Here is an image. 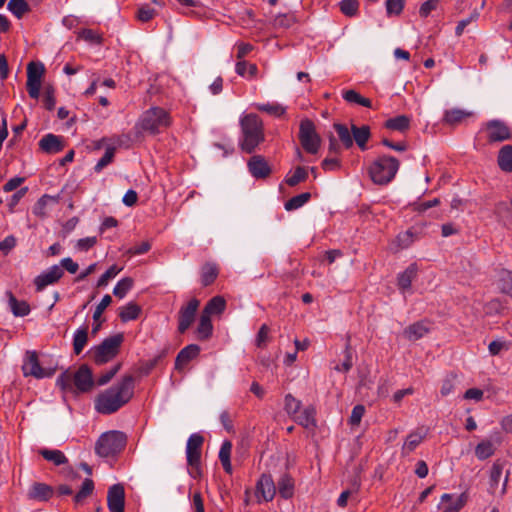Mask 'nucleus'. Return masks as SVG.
Returning a JSON list of instances; mask_svg holds the SVG:
<instances>
[{
    "instance_id": "f257e3e1",
    "label": "nucleus",
    "mask_w": 512,
    "mask_h": 512,
    "mask_svg": "<svg viewBox=\"0 0 512 512\" xmlns=\"http://www.w3.org/2000/svg\"><path fill=\"white\" fill-rule=\"evenodd\" d=\"M134 388V377L132 375L123 376L117 383L97 396L95 409L104 415L117 412L132 399Z\"/></svg>"
},
{
    "instance_id": "f03ea898",
    "label": "nucleus",
    "mask_w": 512,
    "mask_h": 512,
    "mask_svg": "<svg viewBox=\"0 0 512 512\" xmlns=\"http://www.w3.org/2000/svg\"><path fill=\"white\" fill-rule=\"evenodd\" d=\"M240 127V147L242 151L251 154L265 139L263 122L257 114L250 113L240 118Z\"/></svg>"
},
{
    "instance_id": "7ed1b4c3",
    "label": "nucleus",
    "mask_w": 512,
    "mask_h": 512,
    "mask_svg": "<svg viewBox=\"0 0 512 512\" xmlns=\"http://www.w3.org/2000/svg\"><path fill=\"white\" fill-rule=\"evenodd\" d=\"M172 125L170 113L162 107L153 106L144 111L135 124L138 133L159 134Z\"/></svg>"
},
{
    "instance_id": "20e7f679",
    "label": "nucleus",
    "mask_w": 512,
    "mask_h": 512,
    "mask_svg": "<svg viewBox=\"0 0 512 512\" xmlns=\"http://www.w3.org/2000/svg\"><path fill=\"white\" fill-rule=\"evenodd\" d=\"M399 168L398 159L390 155H381L370 164L368 173L374 184L383 186L393 181Z\"/></svg>"
},
{
    "instance_id": "39448f33",
    "label": "nucleus",
    "mask_w": 512,
    "mask_h": 512,
    "mask_svg": "<svg viewBox=\"0 0 512 512\" xmlns=\"http://www.w3.org/2000/svg\"><path fill=\"white\" fill-rule=\"evenodd\" d=\"M123 341V333L114 334L105 338L99 345L93 346L88 353L95 364L103 365L119 354Z\"/></svg>"
},
{
    "instance_id": "423d86ee",
    "label": "nucleus",
    "mask_w": 512,
    "mask_h": 512,
    "mask_svg": "<svg viewBox=\"0 0 512 512\" xmlns=\"http://www.w3.org/2000/svg\"><path fill=\"white\" fill-rule=\"evenodd\" d=\"M125 433L117 430L103 433L96 442L95 452L102 458L113 457L119 454L126 446Z\"/></svg>"
},
{
    "instance_id": "0eeeda50",
    "label": "nucleus",
    "mask_w": 512,
    "mask_h": 512,
    "mask_svg": "<svg viewBox=\"0 0 512 512\" xmlns=\"http://www.w3.org/2000/svg\"><path fill=\"white\" fill-rule=\"evenodd\" d=\"M45 66L40 61H31L27 65L26 89L32 99H39Z\"/></svg>"
},
{
    "instance_id": "6e6552de",
    "label": "nucleus",
    "mask_w": 512,
    "mask_h": 512,
    "mask_svg": "<svg viewBox=\"0 0 512 512\" xmlns=\"http://www.w3.org/2000/svg\"><path fill=\"white\" fill-rule=\"evenodd\" d=\"M299 140L303 149L310 154H316L320 148V137L315 131V125L310 119H303L299 127Z\"/></svg>"
},
{
    "instance_id": "1a4fd4ad",
    "label": "nucleus",
    "mask_w": 512,
    "mask_h": 512,
    "mask_svg": "<svg viewBox=\"0 0 512 512\" xmlns=\"http://www.w3.org/2000/svg\"><path fill=\"white\" fill-rule=\"evenodd\" d=\"M200 301L197 298L190 299L185 305L181 306L178 312V327L180 334H184L194 323Z\"/></svg>"
},
{
    "instance_id": "9d476101",
    "label": "nucleus",
    "mask_w": 512,
    "mask_h": 512,
    "mask_svg": "<svg viewBox=\"0 0 512 512\" xmlns=\"http://www.w3.org/2000/svg\"><path fill=\"white\" fill-rule=\"evenodd\" d=\"M489 143L503 142L512 138L510 128L501 120H490L485 124Z\"/></svg>"
},
{
    "instance_id": "9b49d317",
    "label": "nucleus",
    "mask_w": 512,
    "mask_h": 512,
    "mask_svg": "<svg viewBox=\"0 0 512 512\" xmlns=\"http://www.w3.org/2000/svg\"><path fill=\"white\" fill-rule=\"evenodd\" d=\"M22 370L25 376H33L37 379L46 378L52 375L51 371L41 367L35 351L26 352V358L23 363Z\"/></svg>"
},
{
    "instance_id": "f8f14e48",
    "label": "nucleus",
    "mask_w": 512,
    "mask_h": 512,
    "mask_svg": "<svg viewBox=\"0 0 512 512\" xmlns=\"http://www.w3.org/2000/svg\"><path fill=\"white\" fill-rule=\"evenodd\" d=\"M64 275L63 269L59 265H53L44 270L34 279L36 291H43L47 286L57 283Z\"/></svg>"
},
{
    "instance_id": "ddd939ff",
    "label": "nucleus",
    "mask_w": 512,
    "mask_h": 512,
    "mask_svg": "<svg viewBox=\"0 0 512 512\" xmlns=\"http://www.w3.org/2000/svg\"><path fill=\"white\" fill-rule=\"evenodd\" d=\"M204 437L199 433L189 436L186 444V459L189 466H197L201 462V447Z\"/></svg>"
},
{
    "instance_id": "4468645a",
    "label": "nucleus",
    "mask_w": 512,
    "mask_h": 512,
    "mask_svg": "<svg viewBox=\"0 0 512 512\" xmlns=\"http://www.w3.org/2000/svg\"><path fill=\"white\" fill-rule=\"evenodd\" d=\"M107 506L110 512H124L125 490L122 484L117 483L109 487Z\"/></svg>"
},
{
    "instance_id": "2eb2a0df",
    "label": "nucleus",
    "mask_w": 512,
    "mask_h": 512,
    "mask_svg": "<svg viewBox=\"0 0 512 512\" xmlns=\"http://www.w3.org/2000/svg\"><path fill=\"white\" fill-rule=\"evenodd\" d=\"M276 494V485L270 474H262L256 484V497L265 502L273 500Z\"/></svg>"
},
{
    "instance_id": "dca6fc26",
    "label": "nucleus",
    "mask_w": 512,
    "mask_h": 512,
    "mask_svg": "<svg viewBox=\"0 0 512 512\" xmlns=\"http://www.w3.org/2000/svg\"><path fill=\"white\" fill-rule=\"evenodd\" d=\"M247 168L255 179H265L272 172L271 166L262 155H253L247 162Z\"/></svg>"
},
{
    "instance_id": "f3484780",
    "label": "nucleus",
    "mask_w": 512,
    "mask_h": 512,
    "mask_svg": "<svg viewBox=\"0 0 512 512\" xmlns=\"http://www.w3.org/2000/svg\"><path fill=\"white\" fill-rule=\"evenodd\" d=\"M74 385L79 392L90 391L94 386L91 369L87 365H82L74 374Z\"/></svg>"
},
{
    "instance_id": "a211bd4d",
    "label": "nucleus",
    "mask_w": 512,
    "mask_h": 512,
    "mask_svg": "<svg viewBox=\"0 0 512 512\" xmlns=\"http://www.w3.org/2000/svg\"><path fill=\"white\" fill-rule=\"evenodd\" d=\"M65 147L64 138L53 133L44 135L39 141V148L47 154H56Z\"/></svg>"
},
{
    "instance_id": "6ab92c4d",
    "label": "nucleus",
    "mask_w": 512,
    "mask_h": 512,
    "mask_svg": "<svg viewBox=\"0 0 512 512\" xmlns=\"http://www.w3.org/2000/svg\"><path fill=\"white\" fill-rule=\"evenodd\" d=\"M467 494L454 495L445 493L441 496L442 512H459L467 502Z\"/></svg>"
},
{
    "instance_id": "aec40b11",
    "label": "nucleus",
    "mask_w": 512,
    "mask_h": 512,
    "mask_svg": "<svg viewBox=\"0 0 512 512\" xmlns=\"http://www.w3.org/2000/svg\"><path fill=\"white\" fill-rule=\"evenodd\" d=\"M201 348L197 344H189L182 348L175 359V369L182 370L190 361L197 358Z\"/></svg>"
},
{
    "instance_id": "412c9836",
    "label": "nucleus",
    "mask_w": 512,
    "mask_h": 512,
    "mask_svg": "<svg viewBox=\"0 0 512 512\" xmlns=\"http://www.w3.org/2000/svg\"><path fill=\"white\" fill-rule=\"evenodd\" d=\"M54 494L53 488L45 483L34 482L27 493V496L31 500L36 501H48Z\"/></svg>"
},
{
    "instance_id": "4be33fe9",
    "label": "nucleus",
    "mask_w": 512,
    "mask_h": 512,
    "mask_svg": "<svg viewBox=\"0 0 512 512\" xmlns=\"http://www.w3.org/2000/svg\"><path fill=\"white\" fill-rule=\"evenodd\" d=\"M426 435L427 432L423 431L422 429H417L410 432L407 435L406 440L401 448L402 456L405 457L412 453L422 443Z\"/></svg>"
},
{
    "instance_id": "5701e85b",
    "label": "nucleus",
    "mask_w": 512,
    "mask_h": 512,
    "mask_svg": "<svg viewBox=\"0 0 512 512\" xmlns=\"http://www.w3.org/2000/svg\"><path fill=\"white\" fill-rule=\"evenodd\" d=\"M316 409L309 405L300 410L292 419L300 426L309 429L316 427Z\"/></svg>"
},
{
    "instance_id": "b1692460",
    "label": "nucleus",
    "mask_w": 512,
    "mask_h": 512,
    "mask_svg": "<svg viewBox=\"0 0 512 512\" xmlns=\"http://www.w3.org/2000/svg\"><path fill=\"white\" fill-rule=\"evenodd\" d=\"M506 465L504 460L497 459L491 466L489 472V493L495 494L498 488L499 482L503 475V470Z\"/></svg>"
},
{
    "instance_id": "393cba45",
    "label": "nucleus",
    "mask_w": 512,
    "mask_h": 512,
    "mask_svg": "<svg viewBox=\"0 0 512 512\" xmlns=\"http://www.w3.org/2000/svg\"><path fill=\"white\" fill-rule=\"evenodd\" d=\"M8 296V307L15 317L27 316L30 311V305L25 300H18L12 292H6Z\"/></svg>"
},
{
    "instance_id": "a878e982",
    "label": "nucleus",
    "mask_w": 512,
    "mask_h": 512,
    "mask_svg": "<svg viewBox=\"0 0 512 512\" xmlns=\"http://www.w3.org/2000/svg\"><path fill=\"white\" fill-rule=\"evenodd\" d=\"M417 267L415 264L409 265L403 272L397 276V286L402 294H405L411 288L413 279L416 277Z\"/></svg>"
},
{
    "instance_id": "bb28decb",
    "label": "nucleus",
    "mask_w": 512,
    "mask_h": 512,
    "mask_svg": "<svg viewBox=\"0 0 512 512\" xmlns=\"http://www.w3.org/2000/svg\"><path fill=\"white\" fill-rule=\"evenodd\" d=\"M412 118L407 115H397L385 121L384 127L392 130L405 133L410 129Z\"/></svg>"
},
{
    "instance_id": "cd10ccee",
    "label": "nucleus",
    "mask_w": 512,
    "mask_h": 512,
    "mask_svg": "<svg viewBox=\"0 0 512 512\" xmlns=\"http://www.w3.org/2000/svg\"><path fill=\"white\" fill-rule=\"evenodd\" d=\"M219 275V268L216 263L206 262L200 268V282L206 287L214 283Z\"/></svg>"
},
{
    "instance_id": "c85d7f7f",
    "label": "nucleus",
    "mask_w": 512,
    "mask_h": 512,
    "mask_svg": "<svg viewBox=\"0 0 512 512\" xmlns=\"http://www.w3.org/2000/svg\"><path fill=\"white\" fill-rule=\"evenodd\" d=\"M429 330L430 328L425 321H418L405 328L404 336L409 341H417L424 337L429 332Z\"/></svg>"
},
{
    "instance_id": "c756f323",
    "label": "nucleus",
    "mask_w": 512,
    "mask_h": 512,
    "mask_svg": "<svg viewBox=\"0 0 512 512\" xmlns=\"http://www.w3.org/2000/svg\"><path fill=\"white\" fill-rule=\"evenodd\" d=\"M276 489L283 499H290L294 494V479L292 476L288 473L282 474L277 481Z\"/></svg>"
},
{
    "instance_id": "7c9ffc66",
    "label": "nucleus",
    "mask_w": 512,
    "mask_h": 512,
    "mask_svg": "<svg viewBox=\"0 0 512 512\" xmlns=\"http://www.w3.org/2000/svg\"><path fill=\"white\" fill-rule=\"evenodd\" d=\"M473 115L472 112L459 109V108H452L449 110H446L443 116V122L455 126L460 124L463 120L466 118H469Z\"/></svg>"
},
{
    "instance_id": "2f4dec72",
    "label": "nucleus",
    "mask_w": 512,
    "mask_h": 512,
    "mask_svg": "<svg viewBox=\"0 0 512 512\" xmlns=\"http://www.w3.org/2000/svg\"><path fill=\"white\" fill-rule=\"evenodd\" d=\"M352 138L356 142L358 147L364 151L367 149V142L371 136L370 128L367 125L358 127L356 125L351 126Z\"/></svg>"
},
{
    "instance_id": "473e14b6",
    "label": "nucleus",
    "mask_w": 512,
    "mask_h": 512,
    "mask_svg": "<svg viewBox=\"0 0 512 512\" xmlns=\"http://www.w3.org/2000/svg\"><path fill=\"white\" fill-rule=\"evenodd\" d=\"M196 338L200 341H206L213 334V324L211 318L201 314L196 328Z\"/></svg>"
},
{
    "instance_id": "72a5a7b5",
    "label": "nucleus",
    "mask_w": 512,
    "mask_h": 512,
    "mask_svg": "<svg viewBox=\"0 0 512 512\" xmlns=\"http://www.w3.org/2000/svg\"><path fill=\"white\" fill-rule=\"evenodd\" d=\"M57 202L58 196L44 194L34 204L32 208V213L39 218H44L47 216V207L50 204H56Z\"/></svg>"
},
{
    "instance_id": "f704fd0d",
    "label": "nucleus",
    "mask_w": 512,
    "mask_h": 512,
    "mask_svg": "<svg viewBox=\"0 0 512 512\" xmlns=\"http://www.w3.org/2000/svg\"><path fill=\"white\" fill-rule=\"evenodd\" d=\"M225 308V299L222 296H215L207 302L201 314L211 318L212 315H219L223 313Z\"/></svg>"
},
{
    "instance_id": "c9c22d12",
    "label": "nucleus",
    "mask_w": 512,
    "mask_h": 512,
    "mask_svg": "<svg viewBox=\"0 0 512 512\" xmlns=\"http://www.w3.org/2000/svg\"><path fill=\"white\" fill-rule=\"evenodd\" d=\"M231 452H232V442L230 440H224L221 444L219 450V460L222 464L224 471L231 475L233 472L232 464H231Z\"/></svg>"
},
{
    "instance_id": "e433bc0d",
    "label": "nucleus",
    "mask_w": 512,
    "mask_h": 512,
    "mask_svg": "<svg viewBox=\"0 0 512 512\" xmlns=\"http://www.w3.org/2000/svg\"><path fill=\"white\" fill-rule=\"evenodd\" d=\"M235 72L240 77L247 80L255 79L258 75V67L254 63H249L245 60L237 61L235 65Z\"/></svg>"
},
{
    "instance_id": "4c0bfd02",
    "label": "nucleus",
    "mask_w": 512,
    "mask_h": 512,
    "mask_svg": "<svg viewBox=\"0 0 512 512\" xmlns=\"http://www.w3.org/2000/svg\"><path fill=\"white\" fill-rule=\"evenodd\" d=\"M112 303V297L109 294L104 295L100 303L96 306L95 311L93 313V325H92V334L95 335L100 327H101V321L100 318L102 317L103 312L105 309Z\"/></svg>"
},
{
    "instance_id": "58836bf2",
    "label": "nucleus",
    "mask_w": 512,
    "mask_h": 512,
    "mask_svg": "<svg viewBox=\"0 0 512 512\" xmlns=\"http://www.w3.org/2000/svg\"><path fill=\"white\" fill-rule=\"evenodd\" d=\"M497 163L502 171L512 172V145H505L499 150Z\"/></svg>"
},
{
    "instance_id": "ea45409f",
    "label": "nucleus",
    "mask_w": 512,
    "mask_h": 512,
    "mask_svg": "<svg viewBox=\"0 0 512 512\" xmlns=\"http://www.w3.org/2000/svg\"><path fill=\"white\" fill-rule=\"evenodd\" d=\"M141 313V307L135 302H129L125 306L119 308V318L122 322L136 320Z\"/></svg>"
},
{
    "instance_id": "a19ab883",
    "label": "nucleus",
    "mask_w": 512,
    "mask_h": 512,
    "mask_svg": "<svg viewBox=\"0 0 512 512\" xmlns=\"http://www.w3.org/2000/svg\"><path fill=\"white\" fill-rule=\"evenodd\" d=\"M88 342V327H79L73 335V351L76 355H79Z\"/></svg>"
},
{
    "instance_id": "79ce46f5",
    "label": "nucleus",
    "mask_w": 512,
    "mask_h": 512,
    "mask_svg": "<svg viewBox=\"0 0 512 512\" xmlns=\"http://www.w3.org/2000/svg\"><path fill=\"white\" fill-rule=\"evenodd\" d=\"M39 454L47 461L52 462L56 466L64 465L68 462L65 454L57 449H40Z\"/></svg>"
},
{
    "instance_id": "37998d69",
    "label": "nucleus",
    "mask_w": 512,
    "mask_h": 512,
    "mask_svg": "<svg viewBox=\"0 0 512 512\" xmlns=\"http://www.w3.org/2000/svg\"><path fill=\"white\" fill-rule=\"evenodd\" d=\"M307 177L308 172L306 168L298 166L294 171H290L285 176V183L290 187H294L298 185L300 182L305 181Z\"/></svg>"
},
{
    "instance_id": "c03bdc74",
    "label": "nucleus",
    "mask_w": 512,
    "mask_h": 512,
    "mask_svg": "<svg viewBox=\"0 0 512 512\" xmlns=\"http://www.w3.org/2000/svg\"><path fill=\"white\" fill-rule=\"evenodd\" d=\"M311 198L309 192H304L299 195L293 196L285 202L284 207L287 211H293L304 206Z\"/></svg>"
},
{
    "instance_id": "a18cd8bd",
    "label": "nucleus",
    "mask_w": 512,
    "mask_h": 512,
    "mask_svg": "<svg viewBox=\"0 0 512 512\" xmlns=\"http://www.w3.org/2000/svg\"><path fill=\"white\" fill-rule=\"evenodd\" d=\"M94 491V482L90 478H85L82 482L80 490L74 496V502L76 504L82 503L87 497H89Z\"/></svg>"
},
{
    "instance_id": "49530a36",
    "label": "nucleus",
    "mask_w": 512,
    "mask_h": 512,
    "mask_svg": "<svg viewBox=\"0 0 512 512\" xmlns=\"http://www.w3.org/2000/svg\"><path fill=\"white\" fill-rule=\"evenodd\" d=\"M343 98L349 103H355L363 107L371 108L372 102L370 99L363 97L355 90H346L343 92Z\"/></svg>"
},
{
    "instance_id": "de8ad7c7",
    "label": "nucleus",
    "mask_w": 512,
    "mask_h": 512,
    "mask_svg": "<svg viewBox=\"0 0 512 512\" xmlns=\"http://www.w3.org/2000/svg\"><path fill=\"white\" fill-rule=\"evenodd\" d=\"M495 452L494 445L489 440H483L477 444L475 448V455L479 460H486L491 457Z\"/></svg>"
},
{
    "instance_id": "09e8293b",
    "label": "nucleus",
    "mask_w": 512,
    "mask_h": 512,
    "mask_svg": "<svg viewBox=\"0 0 512 512\" xmlns=\"http://www.w3.org/2000/svg\"><path fill=\"white\" fill-rule=\"evenodd\" d=\"M334 129L338 134L340 141L346 149L353 146L352 132L349 131L348 127L341 123H335Z\"/></svg>"
},
{
    "instance_id": "8fccbe9b",
    "label": "nucleus",
    "mask_w": 512,
    "mask_h": 512,
    "mask_svg": "<svg viewBox=\"0 0 512 512\" xmlns=\"http://www.w3.org/2000/svg\"><path fill=\"white\" fill-rule=\"evenodd\" d=\"M302 407V402L296 399L292 394H286L284 397V410L292 418Z\"/></svg>"
},
{
    "instance_id": "3c124183",
    "label": "nucleus",
    "mask_w": 512,
    "mask_h": 512,
    "mask_svg": "<svg viewBox=\"0 0 512 512\" xmlns=\"http://www.w3.org/2000/svg\"><path fill=\"white\" fill-rule=\"evenodd\" d=\"M134 281L130 277H124L117 282L113 289V294L119 299L124 298L127 293L132 289Z\"/></svg>"
},
{
    "instance_id": "603ef678",
    "label": "nucleus",
    "mask_w": 512,
    "mask_h": 512,
    "mask_svg": "<svg viewBox=\"0 0 512 512\" xmlns=\"http://www.w3.org/2000/svg\"><path fill=\"white\" fill-rule=\"evenodd\" d=\"M7 8L18 19L29 11L28 3L25 0H10Z\"/></svg>"
},
{
    "instance_id": "864d4df0",
    "label": "nucleus",
    "mask_w": 512,
    "mask_h": 512,
    "mask_svg": "<svg viewBox=\"0 0 512 512\" xmlns=\"http://www.w3.org/2000/svg\"><path fill=\"white\" fill-rule=\"evenodd\" d=\"M78 38L84 40L89 44H101L102 36L95 30L89 28H83L78 31Z\"/></svg>"
},
{
    "instance_id": "5fc2aeb1",
    "label": "nucleus",
    "mask_w": 512,
    "mask_h": 512,
    "mask_svg": "<svg viewBox=\"0 0 512 512\" xmlns=\"http://www.w3.org/2000/svg\"><path fill=\"white\" fill-rule=\"evenodd\" d=\"M42 102L45 109L48 111L54 110L56 105V98L55 89L52 85L48 84L44 86Z\"/></svg>"
},
{
    "instance_id": "6e6d98bb",
    "label": "nucleus",
    "mask_w": 512,
    "mask_h": 512,
    "mask_svg": "<svg viewBox=\"0 0 512 512\" xmlns=\"http://www.w3.org/2000/svg\"><path fill=\"white\" fill-rule=\"evenodd\" d=\"M116 152L115 147H107L104 155L98 160L94 166V171L100 173L106 166H108L114 159Z\"/></svg>"
},
{
    "instance_id": "4d7b16f0",
    "label": "nucleus",
    "mask_w": 512,
    "mask_h": 512,
    "mask_svg": "<svg viewBox=\"0 0 512 512\" xmlns=\"http://www.w3.org/2000/svg\"><path fill=\"white\" fill-rule=\"evenodd\" d=\"M122 269V267H118L115 264L110 266L98 279L97 287L107 286L108 282L115 278L122 271Z\"/></svg>"
},
{
    "instance_id": "13d9d810",
    "label": "nucleus",
    "mask_w": 512,
    "mask_h": 512,
    "mask_svg": "<svg viewBox=\"0 0 512 512\" xmlns=\"http://www.w3.org/2000/svg\"><path fill=\"white\" fill-rule=\"evenodd\" d=\"M405 5V0H386V14L388 17L398 16L402 13Z\"/></svg>"
},
{
    "instance_id": "bf43d9fd",
    "label": "nucleus",
    "mask_w": 512,
    "mask_h": 512,
    "mask_svg": "<svg viewBox=\"0 0 512 512\" xmlns=\"http://www.w3.org/2000/svg\"><path fill=\"white\" fill-rule=\"evenodd\" d=\"M257 109L275 117H280L286 112V109L277 103L258 104Z\"/></svg>"
},
{
    "instance_id": "052dcab7",
    "label": "nucleus",
    "mask_w": 512,
    "mask_h": 512,
    "mask_svg": "<svg viewBox=\"0 0 512 512\" xmlns=\"http://www.w3.org/2000/svg\"><path fill=\"white\" fill-rule=\"evenodd\" d=\"M340 11L348 17H353L358 12L359 3L357 0H342L340 2Z\"/></svg>"
},
{
    "instance_id": "680f3d73",
    "label": "nucleus",
    "mask_w": 512,
    "mask_h": 512,
    "mask_svg": "<svg viewBox=\"0 0 512 512\" xmlns=\"http://www.w3.org/2000/svg\"><path fill=\"white\" fill-rule=\"evenodd\" d=\"M365 407L362 404L355 405L352 409L348 423L351 427L358 426L365 414Z\"/></svg>"
},
{
    "instance_id": "e2e57ef3",
    "label": "nucleus",
    "mask_w": 512,
    "mask_h": 512,
    "mask_svg": "<svg viewBox=\"0 0 512 512\" xmlns=\"http://www.w3.org/2000/svg\"><path fill=\"white\" fill-rule=\"evenodd\" d=\"M27 191L28 187L20 188L7 199V207L11 213L15 211V207L18 205L20 200L25 196Z\"/></svg>"
},
{
    "instance_id": "0e129e2a",
    "label": "nucleus",
    "mask_w": 512,
    "mask_h": 512,
    "mask_svg": "<svg viewBox=\"0 0 512 512\" xmlns=\"http://www.w3.org/2000/svg\"><path fill=\"white\" fill-rule=\"evenodd\" d=\"M121 369V363H117L113 367H111L109 370L102 373L98 379L97 384L99 386H103L110 382V380L118 373V371Z\"/></svg>"
},
{
    "instance_id": "69168bd1",
    "label": "nucleus",
    "mask_w": 512,
    "mask_h": 512,
    "mask_svg": "<svg viewBox=\"0 0 512 512\" xmlns=\"http://www.w3.org/2000/svg\"><path fill=\"white\" fill-rule=\"evenodd\" d=\"M455 380H456V376L452 375V374L447 376L443 380L441 389H440V393L443 397H446V396L450 395L451 393H453L454 388H455Z\"/></svg>"
},
{
    "instance_id": "338daca9",
    "label": "nucleus",
    "mask_w": 512,
    "mask_h": 512,
    "mask_svg": "<svg viewBox=\"0 0 512 512\" xmlns=\"http://www.w3.org/2000/svg\"><path fill=\"white\" fill-rule=\"evenodd\" d=\"M156 15L155 9L146 5L142 6L138 9L137 17L142 22H148L154 18Z\"/></svg>"
},
{
    "instance_id": "774afa93",
    "label": "nucleus",
    "mask_w": 512,
    "mask_h": 512,
    "mask_svg": "<svg viewBox=\"0 0 512 512\" xmlns=\"http://www.w3.org/2000/svg\"><path fill=\"white\" fill-rule=\"evenodd\" d=\"M501 290L512 296V272H506L501 278Z\"/></svg>"
}]
</instances>
